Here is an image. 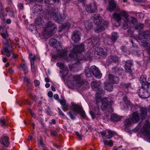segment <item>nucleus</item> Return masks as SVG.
<instances>
[{
  "mask_svg": "<svg viewBox=\"0 0 150 150\" xmlns=\"http://www.w3.org/2000/svg\"><path fill=\"white\" fill-rule=\"evenodd\" d=\"M2 37L4 39L3 40L4 43L3 46V50L7 57L11 56V53H13V51L11 49L12 48L11 42L9 39H6L8 37V34L6 28H3V30L0 31Z\"/></svg>",
  "mask_w": 150,
  "mask_h": 150,
  "instance_id": "obj_1",
  "label": "nucleus"
},
{
  "mask_svg": "<svg viewBox=\"0 0 150 150\" xmlns=\"http://www.w3.org/2000/svg\"><path fill=\"white\" fill-rule=\"evenodd\" d=\"M84 50V46L83 44H81L79 45H75L69 56L70 57L75 58L76 60H77V62L79 63L80 61L84 59V57L80 54Z\"/></svg>",
  "mask_w": 150,
  "mask_h": 150,
  "instance_id": "obj_2",
  "label": "nucleus"
},
{
  "mask_svg": "<svg viewBox=\"0 0 150 150\" xmlns=\"http://www.w3.org/2000/svg\"><path fill=\"white\" fill-rule=\"evenodd\" d=\"M138 38L139 40L138 42L143 43L142 45L146 48L148 53L150 55V47L146 42V40H149L150 39V32L145 31L139 34Z\"/></svg>",
  "mask_w": 150,
  "mask_h": 150,
  "instance_id": "obj_3",
  "label": "nucleus"
},
{
  "mask_svg": "<svg viewBox=\"0 0 150 150\" xmlns=\"http://www.w3.org/2000/svg\"><path fill=\"white\" fill-rule=\"evenodd\" d=\"M47 16L48 19L52 18L54 20L59 23H62L63 21V19L65 18L62 17L60 13L58 8H51L48 11Z\"/></svg>",
  "mask_w": 150,
  "mask_h": 150,
  "instance_id": "obj_4",
  "label": "nucleus"
},
{
  "mask_svg": "<svg viewBox=\"0 0 150 150\" xmlns=\"http://www.w3.org/2000/svg\"><path fill=\"white\" fill-rule=\"evenodd\" d=\"M49 43L51 46L56 48L58 53V54L60 58H64L67 54V50L62 49L60 44L56 39L51 38L49 40Z\"/></svg>",
  "mask_w": 150,
  "mask_h": 150,
  "instance_id": "obj_5",
  "label": "nucleus"
},
{
  "mask_svg": "<svg viewBox=\"0 0 150 150\" xmlns=\"http://www.w3.org/2000/svg\"><path fill=\"white\" fill-rule=\"evenodd\" d=\"M73 106L74 110H71L68 113V115L72 120H74L76 116L75 112L78 114H80L82 117L85 118L86 117L85 112L81 106L76 104H73Z\"/></svg>",
  "mask_w": 150,
  "mask_h": 150,
  "instance_id": "obj_6",
  "label": "nucleus"
},
{
  "mask_svg": "<svg viewBox=\"0 0 150 150\" xmlns=\"http://www.w3.org/2000/svg\"><path fill=\"white\" fill-rule=\"evenodd\" d=\"M43 28V33L46 37H50L57 30V26L56 24L51 21L47 23Z\"/></svg>",
  "mask_w": 150,
  "mask_h": 150,
  "instance_id": "obj_7",
  "label": "nucleus"
},
{
  "mask_svg": "<svg viewBox=\"0 0 150 150\" xmlns=\"http://www.w3.org/2000/svg\"><path fill=\"white\" fill-rule=\"evenodd\" d=\"M141 88L138 91L139 97L143 99L147 98L150 95V83L142 84Z\"/></svg>",
  "mask_w": 150,
  "mask_h": 150,
  "instance_id": "obj_8",
  "label": "nucleus"
},
{
  "mask_svg": "<svg viewBox=\"0 0 150 150\" xmlns=\"http://www.w3.org/2000/svg\"><path fill=\"white\" fill-rule=\"evenodd\" d=\"M100 84V82L96 81H94L91 83L93 89L96 92L95 97L96 100L97 102H99V100H100V95L104 93L102 89L99 88Z\"/></svg>",
  "mask_w": 150,
  "mask_h": 150,
  "instance_id": "obj_9",
  "label": "nucleus"
},
{
  "mask_svg": "<svg viewBox=\"0 0 150 150\" xmlns=\"http://www.w3.org/2000/svg\"><path fill=\"white\" fill-rule=\"evenodd\" d=\"M95 23L97 26L95 29V31L96 33H99L105 30L108 27L109 22L108 21L101 19L98 21H95Z\"/></svg>",
  "mask_w": 150,
  "mask_h": 150,
  "instance_id": "obj_10",
  "label": "nucleus"
},
{
  "mask_svg": "<svg viewBox=\"0 0 150 150\" xmlns=\"http://www.w3.org/2000/svg\"><path fill=\"white\" fill-rule=\"evenodd\" d=\"M100 100L99 102H97L96 101V105L94 108V109L95 111V114L96 115H100V112L99 107L98 106V104L101 101L102 103L101 108L102 110H105L107 108L109 105V102L108 101L106 98H101L100 97Z\"/></svg>",
  "mask_w": 150,
  "mask_h": 150,
  "instance_id": "obj_11",
  "label": "nucleus"
},
{
  "mask_svg": "<svg viewBox=\"0 0 150 150\" xmlns=\"http://www.w3.org/2000/svg\"><path fill=\"white\" fill-rule=\"evenodd\" d=\"M69 78L73 80L71 81V82L75 86L80 87L84 83V80L82 76L80 75L73 76L71 75Z\"/></svg>",
  "mask_w": 150,
  "mask_h": 150,
  "instance_id": "obj_12",
  "label": "nucleus"
},
{
  "mask_svg": "<svg viewBox=\"0 0 150 150\" xmlns=\"http://www.w3.org/2000/svg\"><path fill=\"white\" fill-rule=\"evenodd\" d=\"M94 55L96 57L98 58H104L107 56L106 52L104 50L99 47L97 48Z\"/></svg>",
  "mask_w": 150,
  "mask_h": 150,
  "instance_id": "obj_13",
  "label": "nucleus"
},
{
  "mask_svg": "<svg viewBox=\"0 0 150 150\" xmlns=\"http://www.w3.org/2000/svg\"><path fill=\"white\" fill-rule=\"evenodd\" d=\"M90 71L92 74L96 78L100 79L102 76L98 68L95 66H92L90 68Z\"/></svg>",
  "mask_w": 150,
  "mask_h": 150,
  "instance_id": "obj_14",
  "label": "nucleus"
},
{
  "mask_svg": "<svg viewBox=\"0 0 150 150\" xmlns=\"http://www.w3.org/2000/svg\"><path fill=\"white\" fill-rule=\"evenodd\" d=\"M140 119L143 120L145 119L147 116L148 108L146 107H139Z\"/></svg>",
  "mask_w": 150,
  "mask_h": 150,
  "instance_id": "obj_15",
  "label": "nucleus"
},
{
  "mask_svg": "<svg viewBox=\"0 0 150 150\" xmlns=\"http://www.w3.org/2000/svg\"><path fill=\"white\" fill-rule=\"evenodd\" d=\"M137 19L132 17H129L126 22L123 25V28L124 29H126L129 27V25L132 23L133 24H135L137 22Z\"/></svg>",
  "mask_w": 150,
  "mask_h": 150,
  "instance_id": "obj_16",
  "label": "nucleus"
},
{
  "mask_svg": "<svg viewBox=\"0 0 150 150\" xmlns=\"http://www.w3.org/2000/svg\"><path fill=\"white\" fill-rule=\"evenodd\" d=\"M0 143L5 147H7L9 144V138L5 134H4L1 138Z\"/></svg>",
  "mask_w": 150,
  "mask_h": 150,
  "instance_id": "obj_17",
  "label": "nucleus"
},
{
  "mask_svg": "<svg viewBox=\"0 0 150 150\" xmlns=\"http://www.w3.org/2000/svg\"><path fill=\"white\" fill-rule=\"evenodd\" d=\"M97 9V6L95 3H93L87 6L86 9L88 12L91 13L94 12Z\"/></svg>",
  "mask_w": 150,
  "mask_h": 150,
  "instance_id": "obj_18",
  "label": "nucleus"
},
{
  "mask_svg": "<svg viewBox=\"0 0 150 150\" xmlns=\"http://www.w3.org/2000/svg\"><path fill=\"white\" fill-rule=\"evenodd\" d=\"M124 67L126 72L130 73L132 72L131 67L133 65L132 61L131 60L127 61L125 62Z\"/></svg>",
  "mask_w": 150,
  "mask_h": 150,
  "instance_id": "obj_19",
  "label": "nucleus"
},
{
  "mask_svg": "<svg viewBox=\"0 0 150 150\" xmlns=\"http://www.w3.org/2000/svg\"><path fill=\"white\" fill-rule=\"evenodd\" d=\"M81 33L79 31H74L73 32L72 39L75 42L79 41L81 40Z\"/></svg>",
  "mask_w": 150,
  "mask_h": 150,
  "instance_id": "obj_20",
  "label": "nucleus"
},
{
  "mask_svg": "<svg viewBox=\"0 0 150 150\" xmlns=\"http://www.w3.org/2000/svg\"><path fill=\"white\" fill-rule=\"evenodd\" d=\"M32 11L34 14H40L42 13V6L37 5L34 6L32 8Z\"/></svg>",
  "mask_w": 150,
  "mask_h": 150,
  "instance_id": "obj_21",
  "label": "nucleus"
},
{
  "mask_svg": "<svg viewBox=\"0 0 150 150\" xmlns=\"http://www.w3.org/2000/svg\"><path fill=\"white\" fill-rule=\"evenodd\" d=\"M132 119L133 123H137L140 119V116L139 115V113L137 111L134 112L132 114Z\"/></svg>",
  "mask_w": 150,
  "mask_h": 150,
  "instance_id": "obj_22",
  "label": "nucleus"
},
{
  "mask_svg": "<svg viewBox=\"0 0 150 150\" xmlns=\"http://www.w3.org/2000/svg\"><path fill=\"white\" fill-rule=\"evenodd\" d=\"M108 77L109 81L111 83L117 84L119 81V79L117 76H115L111 74H109Z\"/></svg>",
  "mask_w": 150,
  "mask_h": 150,
  "instance_id": "obj_23",
  "label": "nucleus"
},
{
  "mask_svg": "<svg viewBox=\"0 0 150 150\" xmlns=\"http://www.w3.org/2000/svg\"><path fill=\"white\" fill-rule=\"evenodd\" d=\"M59 102L62 106V109L64 112H66V109L69 107V105L67 104L65 100H59Z\"/></svg>",
  "mask_w": 150,
  "mask_h": 150,
  "instance_id": "obj_24",
  "label": "nucleus"
},
{
  "mask_svg": "<svg viewBox=\"0 0 150 150\" xmlns=\"http://www.w3.org/2000/svg\"><path fill=\"white\" fill-rule=\"evenodd\" d=\"M120 14L121 16V15L124 17V22L123 23V25H124V24L125 23L129 17L127 13L124 11H121Z\"/></svg>",
  "mask_w": 150,
  "mask_h": 150,
  "instance_id": "obj_25",
  "label": "nucleus"
},
{
  "mask_svg": "<svg viewBox=\"0 0 150 150\" xmlns=\"http://www.w3.org/2000/svg\"><path fill=\"white\" fill-rule=\"evenodd\" d=\"M116 5L114 1L113 0H111L109 2V11L112 12L115 9Z\"/></svg>",
  "mask_w": 150,
  "mask_h": 150,
  "instance_id": "obj_26",
  "label": "nucleus"
},
{
  "mask_svg": "<svg viewBox=\"0 0 150 150\" xmlns=\"http://www.w3.org/2000/svg\"><path fill=\"white\" fill-rule=\"evenodd\" d=\"M84 26L86 29L89 30L92 28L93 24L90 20L84 22Z\"/></svg>",
  "mask_w": 150,
  "mask_h": 150,
  "instance_id": "obj_27",
  "label": "nucleus"
},
{
  "mask_svg": "<svg viewBox=\"0 0 150 150\" xmlns=\"http://www.w3.org/2000/svg\"><path fill=\"white\" fill-rule=\"evenodd\" d=\"M20 70L22 69L23 71L25 73V72H28V67L27 64L24 63H21L20 65V67H19Z\"/></svg>",
  "mask_w": 150,
  "mask_h": 150,
  "instance_id": "obj_28",
  "label": "nucleus"
},
{
  "mask_svg": "<svg viewBox=\"0 0 150 150\" xmlns=\"http://www.w3.org/2000/svg\"><path fill=\"white\" fill-rule=\"evenodd\" d=\"M105 89L109 91H111L113 89V86L110 83L105 82L104 83Z\"/></svg>",
  "mask_w": 150,
  "mask_h": 150,
  "instance_id": "obj_29",
  "label": "nucleus"
},
{
  "mask_svg": "<svg viewBox=\"0 0 150 150\" xmlns=\"http://www.w3.org/2000/svg\"><path fill=\"white\" fill-rule=\"evenodd\" d=\"M108 134L105 136L106 138L107 139L111 138L115 134V133L114 131L110 130H108Z\"/></svg>",
  "mask_w": 150,
  "mask_h": 150,
  "instance_id": "obj_30",
  "label": "nucleus"
},
{
  "mask_svg": "<svg viewBox=\"0 0 150 150\" xmlns=\"http://www.w3.org/2000/svg\"><path fill=\"white\" fill-rule=\"evenodd\" d=\"M91 19L95 21H98L100 20L101 18V16L99 14H96L93 15L91 17Z\"/></svg>",
  "mask_w": 150,
  "mask_h": 150,
  "instance_id": "obj_31",
  "label": "nucleus"
},
{
  "mask_svg": "<svg viewBox=\"0 0 150 150\" xmlns=\"http://www.w3.org/2000/svg\"><path fill=\"white\" fill-rule=\"evenodd\" d=\"M139 81L140 82L143 84L146 83L148 82H147L146 80V75H142L140 78Z\"/></svg>",
  "mask_w": 150,
  "mask_h": 150,
  "instance_id": "obj_32",
  "label": "nucleus"
},
{
  "mask_svg": "<svg viewBox=\"0 0 150 150\" xmlns=\"http://www.w3.org/2000/svg\"><path fill=\"white\" fill-rule=\"evenodd\" d=\"M85 74L86 76L88 78L91 77L92 76V73L91 72L90 69L88 67H86L85 69Z\"/></svg>",
  "mask_w": 150,
  "mask_h": 150,
  "instance_id": "obj_33",
  "label": "nucleus"
},
{
  "mask_svg": "<svg viewBox=\"0 0 150 150\" xmlns=\"http://www.w3.org/2000/svg\"><path fill=\"white\" fill-rule=\"evenodd\" d=\"M113 17L115 20L119 22L121 19L122 18L120 14L115 13L113 14Z\"/></svg>",
  "mask_w": 150,
  "mask_h": 150,
  "instance_id": "obj_34",
  "label": "nucleus"
},
{
  "mask_svg": "<svg viewBox=\"0 0 150 150\" xmlns=\"http://www.w3.org/2000/svg\"><path fill=\"white\" fill-rule=\"evenodd\" d=\"M42 19L40 17H38L36 19L35 23L37 26L42 27Z\"/></svg>",
  "mask_w": 150,
  "mask_h": 150,
  "instance_id": "obj_35",
  "label": "nucleus"
},
{
  "mask_svg": "<svg viewBox=\"0 0 150 150\" xmlns=\"http://www.w3.org/2000/svg\"><path fill=\"white\" fill-rule=\"evenodd\" d=\"M70 24L69 23H66L62 24L61 25V30L60 29V27L59 31V32H61L62 30L66 28H69L70 27Z\"/></svg>",
  "mask_w": 150,
  "mask_h": 150,
  "instance_id": "obj_36",
  "label": "nucleus"
},
{
  "mask_svg": "<svg viewBox=\"0 0 150 150\" xmlns=\"http://www.w3.org/2000/svg\"><path fill=\"white\" fill-rule=\"evenodd\" d=\"M0 125L1 126L3 127L6 126L7 125L6 120H5L4 117H1L0 118Z\"/></svg>",
  "mask_w": 150,
  "mask_h": 150,
  "instance_id": "obj_37",
  "label": "nucleus"
},
{
  "mask_svg": "<svg viewBox=\"0 0 150 150\" xmlns=\"http://www.w3.org/2000/svg\"><path fill=\"white\" fill-rule=\"evenodd\" d=\"M57 66L59 67L60 69L62 70L66 69L67 67L64 64L60 62H58L57 63Z\"/></svg>",
  "mask_w": 150,
  "mask_h": 150,
  "instance_id": "obj_38",
  "label": "nucleus"
},
{
  "mask_svg": "<svg viewBox=\"0 0 150 150\" xmlns=\"http://www.w3.org/2000/svg\"><path fill=\"white\" fill-rule=\"evenodd\" d=\"M118 38V36L116 33L113 32L112 33L111 39L112 41H115Z\"/></svg>",
  "mask_w": 150,
  "mask_h": 150,
  "instance_id": "obj_39",
  "label": "nucleus"
},
{
  "mask_svg": "<svg viewBox=\"0 0 150 150\" xmlns=\"http://www.w3.org/2000/svg\"><path fill=\"white\" fill-rule=\"evenodd\" d=\"M111 119L114 121H119L121 118L119 116L116 114H113L111 115Z\"/></svg>",
  "mask_w": 150,
  "mask_h": 150,
  "instance_id": "obj_40",
  "label": "nucleus"
},
{
  "mask_svg": "<svg viewBox=\"0 0 150 150\" xmlns=\"http://www.w3.org/2000/svg\"><path fill=\"white\" fill-rule=\"evenodd\" d=\"M133 122L132 120L130 118L126 119L125 122V124L127 126H129Z\"/></svg>",
  "mask_w": 150,
  "mask_h": 150,
  "instance_id": "obj_41",
  "label": "nucleus"
},
{
  "mask_svg": "<svg viewBox=\"0 0 150 150\" xmlns=\"http://www.w3.org/2000/svg\"><path fill=\"white\" fill-rule=\"evenodd\" d=\"M104 143L105 145H108L110 146H112L113 145V142L111 140H110L109 141L108 140L104 141Z\"/></svg>",
  "mask_w": 150,
  "mask_h": 150,
  "instance_id": "obj_42",
  "label": "nucleus"
},
{
  "mask_svg": "<svg viewBox=\"0 0 150 150\" xmlns=\"http://www.w3.org/2000/svg\"><path fill=\"white\" fill-rule=\"evenodd\" d=\"M59 0H45L46 3L50 5L54 4L56 1H58Z\"/></svg>",
  "mask_w": 150,
  "mask_h": 150,
  "instance_id": "obj_43",
  "label": "nucleus"
},
{
  "mask_svg": "<svg viewBox=\"0 0 150 150\" xmlns=\"http://www.w3.org/2000/svg\"><path fill=\"white\" fill-rule=\"evenodd\" d=\"M110 59H111V61L115 62H117L119 60L118 57L115 56H111Z\"/></svg>",
  "mask_w": 150,
  "mask_h": 150,
  "instance_id": "obj_44",
  "label": "nucleus"
},
{
  "mask_svg": "<svg viewBox=\"0 0 150 150\" xmlns=\"http://www.w3.org/2000/svg\"><path fill=\"white\" fill-rule=\"evenodd\" d=\"M123 70L121 69H116L115 74L117 75H120L123 72Z\"/></svg>",
  "mask_w": 150,
  "mask_h": 150,
  "instance_id": "obj_45",
  "label": "nucleus"
},
{
  "mask_svg": "<svg viewBox=\"0 0 150 150\" xmlns=\"http://www.w3.org/2000/svg\"><path fill=\"white\" fill-rule=\"evenodd\" d=\"M144 25L143 24H137L135 27V28L136 29L142 30L144 27Z\"/></svg>",
  "mask_w": 150,
  "mask_h": 150,
  "instance_id": "obj_46",
  "label": "nucleus"
},
{
  "mask_svg": "<svg viewBox=\"0 0 150 150\" xmlns=\"http://www.w3.org/2000/svg\"><path fill=\"white\" fill-rule=\"evenodd\" d=\"M30 61H34L35 60L36 57L35 56L33 55L32 54H30Z\"/></svg>",
  "mask_w": 150,
  "mask_h": 150,
  "instance_id": "obj_47",
  "label": "nucleus"
},
{
  "mask_svg": "<svg viewBox=\"0 0 150 150\" xmlns=\"http://www.w3.org/2000/svg\"><path fill=\"white\" fill-rule=\"evenodd\" d=\"M57 109L58 110L59 113L60 114V115H61L62 116H64L65 115L64 113L61 110L60 108H58Z\"/></svg>",
  "mask_w": 150,
  "mask_h": 150,
  "instance_id": "obj_48",
  "label": "nucleus"
},
{
  "mask_svg": "<svg viewBox=\"0 0 150 150\" xmlns=\"http://www.w3.org/2000/svg\"><path fill=\"white\" fill-rule=\"evenodd\" d=\"M35 25L34 24H32L30 25L29 29L31 31H32L35 29Z\"/></svg>",
  "mask_w": 150,
  "mask_h": 150,
  "instance_id": "obj_49",
  "label": "nucleus"
},
{
  "mask_svg": "<svg viewBox=\"0 0 150 150\" xmlns=\"http://www.w3.org/2000/svg\"><path fill=\"white\" fill-rule=\"evenodd\" d=\"M123 86L124 87L127 88L131 86V83H125L123 84Z\"/></svg>",
  "mask_w": 150,
  "mask_h": 150,
  "instance_id": "obj_50",
  "label": "nucleus"
},
{
  "mask_svg": "<svg viewBox=\"0 0 150 150\" xmlns=\"http://www.w3.org/2000/svg\"><path fill=\"white\" fill-rule=\"evenodd\" d=\"M34 82L35 83V86H39L40 83V81L38 80H35L34 81Z\"/></svg>",
  "mask_w": 150,
  "mask_h": 150,
  "instance_id": "obj_51",
  "label": "nucleus"
},
{
  "mask_svg": "<svg viewBox=\"0 0 150 150\" xmlns=\"http://www.w3.org/2000/svg\"><path fill=\"white\" fill-rule=\"evenodd\" d=\"M89 113L91 115V116L92 118L93 119H94L96 117L95 114L92 111H90Z\"/></svg>",
  "mask_w": 150,
  "mask_h": 150,
  "instance_id": "obj_52",
  "label": "nucleus"
},
{
  "mask_svg": "<svg viewBox=\"0 0 150 150\" xmlns=\"http://www.w3.org/2000/svg\"><path fill=\"white\" fill-rule=\"evenodd\" d=\"M39 144L42 146V147L45 146V144H44L43 140L42 139H41L40 140Z\"/></svg>",
  "mask_w": 150,
  "mask_h": 150,
  "instance_id": "obj_53",
  "label": "nucleus"
},
{
  "mask_svg": "<svg viewBox=\"0 0 150 150\" xmlns=\"http://www.w3.org/2000/svg\"><path fill=\"white\" fill-rule=\"evenodd\" d=\"M75 134L76 135L79 137V140H81L82 137L81 134H79L78 132H76Z\"/></svg>",
  "mask_w": 150,
  "mask_h": 150,
  "instance_id": "obj_54",
  "label": "nucleus"
},
{
  "mask_svg": "<svg viewBox=\"0 0 150 150\" xmlns=\"http://www.w3.org/2000/svg\"><path fill=\"white\" fill-rule=\"evenodd\" d=\"M30 110L31 114L32 116L33 117H34L36 119L37 117H36L35 114V113H34L33 112H32L31 110Z\"/></svg>",
  "mask_w": 150,
  "mask_h": 150,
  "instance_id": "obj_55",
  "label": "nucleus"
},
{
  "mask_svg": "<svg viewBox=\"0 0 150 150\" xmlns=\"http://www.w3.org/2000/svg\"><path fill=\"white\" fill-rule=\"evenodd\" d=\"M18 7L20 10L23 9V4L21 3H19L18 5Z\"/></svg>",
  "mask_w": 150,
  "mask_h": 150,
  "instance_id": "obj_56",
  "label": "nucleus"
},
{
  "mask_svg": "<svg viewBox=\"0 0 150 150\" xmlns=\"http://www.w3.org/2000/svg\"><path fill=\"white\" fill-rule=\"evenodd\" d=\"M48 96L50 98H51L53 96V93L52 91H49L48 93Z\"/></svg>",
  "mask_w": 150,
  "mask_h": 150,
  "instance_id": "obj_57",
  "label": "nucleus"
},
{
  "mask_svg": "<svg viewBox=\"0 0 150 150\" xmlns=\"http://www.w3.org/2000/svg\"><path fill=\"white\" fill-rule=\"evenodd\" d=\"M25 103L28 104L29 105H31L32 104V103L29 100H26L25 102Z\"/></svg>",
  "mask_w": 150,
  "mask_h": 150,
  "instance_id": "obj_58",
  "label": "nucleus"
},
{
  "mask_svg": "<svg viewBox=\"0 0 150 150\" xmlns=\"http://www.w3.org/2000/svg\"><path fill=\"white\" fill-rule=\"evenodd\" d=\"M8 72L10 74H12L14 72V71L11 68H10L8 70Z\"/></svg>",
  "mask_w": 150,
  "mask_h": 150,
  "instance_id": "obj_59",
  "label": "nucleus"
},
{
  "mask_svg": "<svg viewBox=\"0 0 150 150\" xmlns=\"http://www.w3.org/2000/svg\"><path fill=\"white\" fill-rule=\"evenodd\" d=\"M54 98L56 99L57 100L59 98V96L57 94H55L54 96Z\"/></svg>",
  "mask_w": 150,
  "mask_h": 150,
  "instance_id": "obj_60",
  "label": "nucleus"
},
{
  "mask_svg": "<svg viewBox=\"0 0 150 150\" xmlns=\"http://www.w3.org/2000/svg\"><path fill=\"white\" fill-rule=\"evenodd\" d=\"M52 134L54 136H57V132L55 130H53L52 131Z\"/></svg>",
  "mask_w": 150,
  "mask_h": 150,
  "instance_id": "obj_61",
  "label": "nucleus"
},
{
  "mask_svg": "<svg viewBox=\"0 0 150 150\" xmlns=\"http://www.w3.org/2000/svg\"><path fill=\"white\" fill-rule=\"evenodd\" d=\"M23 79L24 81H25L28 83L30 82L29 79L26 77H23Z\"/></svg>",
  "mask_w": 150,
  "mask_h": 150,
  "instance_id": "obj_62",
  "label": "nucleus"
},
{
  "mask_svg": "<svg viewBox=\"0 0 150 150\" xmlns=\"http://www.w3.org/2000/svg\"><path fill=\"white\" fill-rule=\"evenodd\" d=\"M100 133L102 135H103L104 136H105V137L106 133V132L105 131H104L103 132H100Z\"/></svg>",
  "mask_w": 150,
  "mask_h": 150,
  "instance_id": "obj_63",
  "label": "nucleus"
},
{
  "mask_svg": "<svg viewBox=\"0 0 150 150\" xmlns=\"http://www.w3.org/2000/svg\"><path fill=\"white\" fill-rule=\"evenodd\" d=\"M8 61L7 58L6 57H4L3 59V62L4 63Z\"/></svg>",
  "mask_w": 150,
  "mask_h": 150,
  "instance_id": "obj_64",
  "label": "nucleus"
}]
</instances>
